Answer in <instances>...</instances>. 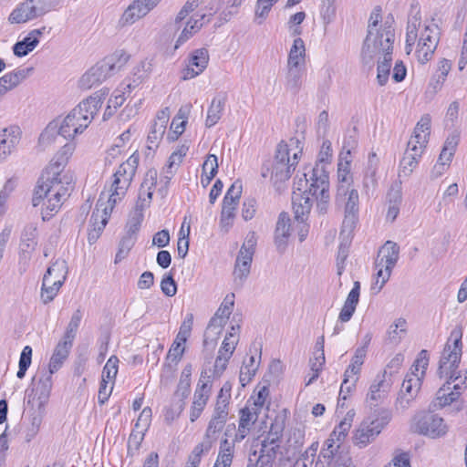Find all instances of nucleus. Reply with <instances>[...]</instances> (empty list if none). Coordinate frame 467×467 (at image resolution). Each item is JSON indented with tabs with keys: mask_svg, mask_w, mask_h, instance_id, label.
I'll return each instance as SVG.
<instances>
[{
	"mask_svg": "<svg viewBox=\"0 0 467 467\" xmlns=\"http://www.w3.org/2000/svg\"><path fill=\"white\" fill-rule=\"evenodd\" d=\"M431 123V116L423 115L416 124L413 135L408 142L415 143L418 147L425 149L430 137Z\"/></svg>",
	"mask_w": 467,
	"mask_h": 467,
	"instance_id": "nucleus-34",
	"label": "nucleus"
},
{
	"mask_svg": "<svg viewBox=\"0 0 467 467\" xmlns=\"http://www.w3.org/2000/svg\"><path fill=\"white\" fill-rule=\"evenodd\" d=\"M231 398V386L228 383H225L218 396L217 400L213 411V416L217 417V419L221 420H226L228 417V406H229V400Z\"/></svg>",
	"mask_w": 467,
	"mask_h": 467,
	"instance_id": "nucleus-40",
	"label": "nucleus"
},
{
	"mask_svg": "<svg viewBox=\"0 0 467 467\" xmlns=\"http://www.w3.org/2000/svg\"><path fill=\"white\" fill-rule=\"evenodd\" d=\"M205 15H202L199 19L191 17L187 21L183 30L176 40L175 48H178L180 46L184 44L190 37L193 36V34L202 28L203 25L202 21L205 18Z\"/></svg>",
	"mask_w": 467,
	"mask_h": 467,
	"instance_id": "nucleus-46",
	"label": "nucleus"
},
{
	"mask_svg": "<svg viewBox=\"0 0 467 467\" xmlns=\"http://www.w3.org/2000/svg\"><path fill=\"white\" fill-rule=\"evenodd\" d=\"M305 73V67H287V73L285 76L286 90L290 91L292 94H297L302 88Z\"/></svg>",
	"mask_w": 467,
	"mask_h": 467,
	"instance_id": "nucleus-39",
	"label": "nucleus"
},
{
	"mask_svg": "<svg viewBox=\"0 0 467 467\" xmlns=\"http://www.w3.org/2000/svg\"><path fill=\"white\" fill-rule=\"evenodd\" d=\"M32 68H16L12 72L5 74L0 78V92L7 91L17 87L27 78Z\"/></svg>",
	"mask_w": 467,
	"mask_h": 467,
	"instance_id": "nucleus-36",
	"label": "nucleus"
},
{
	"mask_svg": "<svg viewBox=\"0 0 467 467\" xmlns=\"http://www.w3.org/2000/svg\"><path fill=\"white\" fill-rule=\"evenodd\" d=\"M227 320L228 319L220 316L218 317L217 314H214V316L211 318L204 333V346H207L210 341L211 343H215L219 335L222 333Z\"/></svg>",
	"mask_w": 467,
	"mask_h": 467,
	"instance_id": "nucleus-42",
	"label": "nucleus"
},
{
	"mask_svg": "<svg viewBox=\"0 0 467 467\" xmlns=\"http://www.w3.org/2000/svg\"><path fill=\"white\" fill-rule=\"evenodd\" d=\"M211 376L202 371L197 389L193 396V403L206 406L211 392Z\"/></svg>",
	"mask_w": 467,
	"mask_h": 467,
	"instance_id": "nucleus-45",
	"label": "nucleus"
},
{
	"mask_svg": "<svg viewBox=\"0 0 467 467\" xmlns=\"http://www.w3.org/2000/svg\"><path fill=\"white\" fill-rule=\"evenodd\" d=\"M140 156L133 153L130 158L121 163L116 172L113 174V181L110 185V194L108 197L109 209L113 210L115 204L125 195L135 176Z\"/></svg>",
	"mask_w": 467,
	"mask_h": 467,
	"instance_id": "nucleus-8",
	"label": "nucleus"
},
{
	"mask_svg": "<svg viewBox=\"0 0 467 467\" xmlns=\"http://www.w3.org/2000/svg\"><path fill=\"white\" fill-rule=\"evenodd\" d=\"M278 441L265 438L261 442L259 454L257 453V463L260 467H272L276 458L277 450L280 447Z\"/></svg>",
	"mask_w": 467,
	"mask_h": 467,
	"instance_id": "nucleus-31",
	"label": "nucleus"
},
{
	"mask_svg": "<svg viewBox=\"0 0 467 467\" xmlns=\"http://www.w3.org/2000/svg\"><path fill=\"white\" fill-rule=\"evenodd\" d=\"M448 380L442 387L439 389L436 393V400L432 402L431 406L434 410L442 409L445 406L451 405L460 397L459 391H452L451 382Z\"/></svg>",
	"mask_w": 467,
	"mask_h": 467,
	"instance_id": "nucleus-38",
	"label": "nucleus"
},
{
	"mask_svg": "<svg viewBox=\"0 0 467 467\" xmlns=\"http://www.w3.org/2000/svg\"><path fill=\"white\" fill-rule=\"evenodd\" d=\"M31 362L32 348L30 346H26L20 354L18 371L16 373V377L18 379H23L25 377L26 370L31 365Z\"/></svg>",
	"mask_w": 467,
	"mask_h": 467,
	"instance_id": "nucleus-57",
	"label": "nucleus"
},
{
	"mask_svg": "<svg viewBox=\"0 0 467 467\" xmlns=\"http://www.w3.org/2000/svg\"><path fill=\"white\" fill-rule=\"evenodd\" d=\"M166 129L161 127V125H157L153 123L150 131L147 138V147L149 150H155L158 148L159 142L162 139Z\"/></svg>",
	"mask_w": 467,
	"mask_h": 467,
	"instance_id": "nucleus-60",
	"label": "nucleus"
},
{
	"mask_svg": "<svg viewBox=\"0 0 467 467\" xmlns=\"http://www.w3.org/2000/svg\"><path fill=\"white\" fill-rule=\"evenodd\" d=\"M380 20L381 7L375 6L368 19V34L363 44L365 57H371L378 44L384 47L385 50H389L394 41L393 30L390 26H387V22L383 27L378 28Z\"/></svg>",
	"mask_w": 467,
	"mask_h": 467,
	"instance_id": "nucleus-6",
	"label": "nucleus"
},
{
	"mask_svg": "<svg viewBox=\"0 0 467 467\" xmlns=\"http://www.w3.org/2000/svg\"><path fill=\"white\" fill-rule=\"evenodd\" d=\"M21 130L17 126H10L0 132V158L5 159L18 145Z\"/></svg>",
	"mask_w": 467,
	"mask_h": 467,
	"instance_id": "nucleus-25",
	"label": "nucleus"
},
{
	"mask_svg": "<svg viewBox=\"0 0 467 467\" xmlns=\"http://www.w3.org/2000/svg\"><path fill=\"white\" fill-rule=\"evenodd\" d=\"M313 187L311 186V181L310 177H308V173L304 171L302 176L296 177L292 195V206L296 221H301V223H303L307 219V216L312 208V199L310 196L314 197L317 202V212L321 214L327 213L330 202L329 189H327V203L325 210L323 211L318 206V203H320L319 190L314 192V191L310 190Z\"/></svg>",
	"mask_w": 467,
	"mask_h": 467,
	"instance_id": "nucleus-3",
	"label": "nucleus"
},
{
	"mask_svg": "<svg viewBox=\"0 0 467 467\" xmlns=\"http://www.w3.org/2000/svg\"><path fill=\"white\" fill-rule=\"evenodd\" d=\"M52 375L44 368L33 378L32 387L26 389L27 407H46L52 389Z\"/></svg>",
	"mask_w": 467,
	"mask_h": 467,
	"instance_id": "nucleus-16",
	"label": "nucleus"
},
{
	"mask_svg": "<svg viewBox=\"0 0 467 467\" xmlns=\"http://www.w3.org/2000/svg\"><path fill=\"white\" fill-rule=\"evenodd\" d=\"M234 454V442H230L227 439L222 440L213 467H231Z\"/></svg>",
	"mask_w": 467,
	"mask_h": 467,
	"instance_id": "nucleus-44",
	"label": "nucleus"
},
{
	"mask_svg": "<svg viewBox=\"0 0 467 467\" xmlns=\"http://www.w3.org/2000/svg\"><path fill=\"white\" fill-rule=\"evenodd\" d=\"M75 149L76 144L73 141L66 143L57 152L54 164L42 174L37 182L32 204L36 207L43 202V221L49 220L59 211L63 202L74 189L72 175H61L59 169L67 162Z\"/></svg>",
	"mask_w": 467,
	"mask_h": 467,
	"instance_id": "nucleus-1",
	"label": "nucleus"
},
{
	"mask_svg": "<svg viewBox=\"0 0 467 467\" xmlns=\"http://www.w3.org/2000/svg\"><path fill=\"white\" fill-rule=\"evenodd\" d=\"M406 320L399 318L394 325L390 326L388 332V340L393 345H398L406 335Z\"/></svg>",
	"mask_w": 467,
	"mask_h": 467,
	"instance_id": "nucleus-51",
	"label": "nucleus"
},
{
	"mask_svg": "<svg viewBox=\"0 0 467 467\" xmlns=\"http://www.w3.org/2000/svg\"><path fill=\"white\" fill-rule=\"evenodd\" d=\"M392 49H393L392 45L389 50H385L384 47L378 44V47L372 53L373 55L371 56V57L368 58V57H365L364 47H362V59L365 64H369L373 60L374 57H376L378 54H382V56H383L382 59L381 60L379 59V63H378L377 79L380 86L385 85L389 79V76L390 68H391V61H392V57H391Z\"/></svg>",
	"mask_w": 467,
	"mask_h": 467,
	"instance_id": "nucleus-20",
	"label": "nucleus"
},
{
	"mask_svg": "<svg viewBox=\"0 0 467 467\" xmlns=\"http://www.w3.org/2000/svg\"><path fill=\"white\" fill-rule=\"evenodd\" d=\"M351 428V418H344L334 431L330 433L329 438L325 441L324 446L335 447L333 449L336 452L346 451L343 448V441L348 436V431Z\"/></svg>",
	"mask_w": 467,
	"mask_h": 467,
	"instance_id": "nucleus-27",
	"label": "nucleus"
},
{
	"mask_svg": "<svg viewBox=\"0 0 467 467\" xmlns=\"http://www.w3.org/2000/svg\"><path fill=\"white\" fill-rule=\"evenodd\" d=\"M298 144L297 139H291L289 144L281 141L276 147L271 180L277 190H280L281 184L291 177L297 165L302 154V149H298Z\"/></svg>",
	"mask_w": 467,
	"mask_h": 467,
	"instance_id": "nucleus-4",
	"label": "nucleus"
},
{
	"mask_svg": "<svg viewBox=\"0 0 467 467\" xmlns=\"http://www.w3.org/2000/svg\"><path fill=\"white\" fill-rule=\"evenodd\" d=\"M366 355L367 353L364 348H358L350 364L345 370L344 377H357L360 371L361 366L364 363Z\"/></svg>",
	"mask_w": 467,
	"mask_h": 467,
	"instance_id": "nucleus-49",
	"label": "nucleus"
},
{
	"mask_svg": "<svg viewBox=\"0 0 467 467\" xmlns=\"http://www.w3.org/2000/svg\"><path fill=\"white\" fill-rule=\"evenodd\" d=\"M423 150L415 143L408 142L407 150L400 164V177H409L411 174L421 157Z\"/></svg>",
	"mask_w": 467,
	"mask_h": 467,
	"instance_id": "nucleus-24",
	"label": "nucleus"
},
{
	"mask_svg": "<svg viewBox=\"0 0 467 467\" xmlns=\"http://www.w3.org/2000/svg\"><path fill=\"white\" fill-rule=\"evenodd\" d=\"M391 414L381 411L375 419L364 420L353 431L352 442L354 446L363 449L372 443L384 428L389 423Z\"/></svg>",
	"mask_w": 467,
	"mask_h": 467,
	"instance_id": "nucleus-10",
	"label": "nucleus"
},
{
	"mask_svg": "<svg viewBox=\"0 0 467 467\" xmlns=\"http://www.w3.org/2000/svg\"><path fill=\"white\" fill-rule=\"evenodd\" d=\"M226 423V420H221L217 419V417L213 416L210 420L205 434L203 437L213 441V442L217 441L218 435L217 433L220 432L224 425Z\"/></svg>",
	"mask_w": 467,
	"mask_h": 467,
	"instance_id": "nucleus-56",
	"label": "nucleus"
},
{
	"mask_svg": "<svg viewBox=\"0 0 467 467\" xmlns=\"http://www.w3.org/2000/svg\"><path fill=\"white\" fill-rule=\"evenodd\" d=\"M459 143V135L456 133L451 134L445 140L441 152L440 154L438 162L434 165L432 175L437 178L443 174L448 169L450 162L454 156L456 148Z\"/></svg>",
	"mask_w": 467,
	"mask_h": 467,
	"instance_id": "nucleus-21",
	"label": "nucleus"
},
{
	"mask_svg": "<svg viewBox=\"0 0 467 467\" xmlns=\"http://www.w3.org/2000/svg\"><path fill=\"white\" fill-rule=\"evenodd\" d=\"M413 428L415 432L432 439L444 436L449 430L441 417L431 412L416 415Z\"/></svg>",
	"mask_w": 467,
	"mask_h": 467,
	"instance_id": "nucleus-19",
	"label": "nucleus"
},
{
	"mask_svg": "<svg viewBox=\"0 0 467 467\" xmlns=\"http://www.w3.org/2000/svg\"><path fill=\"white\" fill-rule=\"evenodd\" d=\"M82 317H83V311L80 308H78L73 313V315L70 318V321L67 327L63 339L69 340L70 342L73 343V341L76 337L78 327L80 325V322L82 320Z\"/></svg>",
	"mask_w": 467,
	"mask_h": 467,
	"instance_id": "nucleus-52",
	"label": "nucleus"
},
{
	"mask_svg": "<svg viewBox=\"0 0 467 467\" xmlns=\"http://www.w3.org/2000/svg\"><path fill=\"white\" fill-rule=\"evenodd\" d=\"M58 5V0H25L11 12V24H24L49 13Z\"/></svg>",
	"mask_w": 467,
	"mask_h": 467,
	"instance_id": "nucleus-12",
	"label": "nucleus"
},
{
	"mask_svg": "<svg viewBox=\"0 0 467 467\" xmlns=\"http://www.w3.org/2000/svg\"><path fill=\"white\" fill-rule=\"evenodd\" d=\"M237 343L238 336L236 334H226L218 353L226 356V358H231L235 350Z\"/></svg>",
	"mask_w": 467,
	"mask_h": 467,
	"instance_id": "nucleus-62",
	"label": "nucleus"
},
{
	"mask_svg": "<svg viewBox=\"0 0 467 467\" xmlns=\"http://www.w3.org/2000/svg\"><path fill=\"white\" fill-rule=\"evenodd\" d=\"M140 156L133 153L130 158L121 163L116 172L113 174V181L110 185V194L108 197L109 209L113 210L115 204L125 195L135 176Z\"/></svg>",
	"mask_w": 467,
	"mask_h": 467,
	"instance_id": "nucleus-9",
	"label": "nucleus"
},
{
	"mask_svg": "<svg viewBox=\"0 0 467 467\" xmlns=\"http://www.w3.org/2000/svg\"><path fill=\"white\" fill-rule=\"evenodd\" d=\"M209 54L206 48L196 49L190 59V66L185 69L183 79H191L201 74L207 67Z\"/></svg>",
	"mask_w": 467,
	"mask_h": 467,
	"instance_id": "nucleus-29",
	"label": "nucleus"
},
{
	"mask_svg": "<svg viewBox=\"0 0 467 467\" xmlns=\"http://www.w3.org/2000/svg\"><path fill=\"white\" fill-rule=\"evenodd\" d=\"M107 93L96 92L76 106L62 120L58 121V135L73 140L88 129L101 107Z\"/></svg>",
	"mask_w": 467,
	"mask_h": 467,
	"instance_id": "nucleus-2",
	"label": "nucleus"
},
{
	"mask_svg": "<svg viewBox=\"0 0 467 467\" xmlns=\"http://www.w3.org/2000/svg\"><path fill=\"white\" fill-rule=\"evenodd\" d=\"M147 15L146 8L140 5L137 0H133L121 15L119 20V26L124 27L133 25Z\"/></svg>",
	"mask_w": 467,
	"mask_h": 467,
	"instance_id": "nucleus-37",
	"label": "nucleus"
},
{
	"mask_svg": "<svg viewBox=\"0 0 467 467\" xmlns=\"http://www.w3.org/2000/svg\"><path fill=\"white\" fill-rule=\"evenodd\" d=\"M379 164V158L375 152H371L368 155V166L366 171V175L364 179V183L368 186V182L374 184L376 182L375 175L377 171V167Z\"/></svg>",
	"mask_w": 467,
	"mask_h": 467,
	"instance_id": "nucleus-63",
	"label": "nucleus"
},
{
	"mask_svg": "<svg viewBox=\"0 0 467 467\" xmlns=\"http://www.w3.org/2000/svg\"><path fill=\"white\" fill-rule=\"evenodd\" d=\"M144 214L140 213L131 212L126 224V233L136 236L139 232Z\"/></svg>",
	"mask_w": 467,
	"mask_h": 467,
	"instance_id": "nucleus-64",
	"label": "nucleus"
},
{
	"mask_svg": "<svg viewBox=\"0 0 467 467\" xmlns=\"http://www.w3.org/2000/svg\"><path fill=\"white\" fill-rule=\"evenodd\" d=\"M337 202L345 203V217L342 223L343 232H351L358 218V192L349 185L339 184L336 196Z\"/></svg>",
	"mask_w": 467,
	"mask_h": 467,
	"instance_id": "nucleus-14",
	"label": "nucleus"
},
{
	"mask_svg": "<svg viewBox=\"0 0 467 467\" xmlns=\"http://www.w3.org/2000/svg\"><path fill=\"white\" fill-rule=\"evenodd\" d=\"M462 337L461 327L451 330L439 362L438 374L440 378L445 377L450 380L459 379L460 377L456 376V370L462 357Z\"/></svg>",
	"mask_w": 467,
	"mask_h": 467,
	"instance_id": "nucleus-7",
	"label": "nucleus"
},
{
	"mask_svg": "<svg viewBox=\"0 0 467 467\" xmlns=\"http://www.w3.org/2000/svg\"><path fill=\"white\" fill-rule=\"evenodd\" d=\"M400 258V246L392 241H387L379 249L375 265L393 268Z\"/></svg>",
	"mask_w": 467,
	"mask_h": 467,
	"instance_id": "nucleus-30",
	"label": "nucleus"
},
{
	"mask_svg": "<svg viewBox=\"0 0 467 467\" xmlns=\"http://www.w3.org/2000/svg\"><path fill=\"white\" fill-rule=\"evenodd\" d=\"M260 411L257 410L256 408H252L246 404V406L240 410V420L239 424L241 428L247 427L251 429V427L257 420L258 415Z\"/></svg>",
	"mask_w": 467,
	"mask_h": 467,
	"instance_id": "nucleus-54",
	"label": "nucleus"
},
{
	"mask_svg": "<svg viewBox=\"0 0 467 467\" xmlns=\"http://www.w3.org/2000/svg\"><path fill=\"white\" fill-rule=\"evenodd\" d=\"M441 30L433 21L424 26L420 31L416 56L421 64L431 59L440 41Z\"/></svg>",
	"mask_w": 467,
	"mask_h": 467,
	"instance_id": "nucleus-17",
	"label": "nucleus"
},
{
	"mask_svg": "<svg viewBox=\"0 0 467 467\" xmlns=\"http://www.w3.org/2000/svg\"><path fill=\"white\" fill-rule=\"evenodd\" d=\"M72 346V342L63 338L57 343L50 358L47 372L54 374L62 367L69 355Z\"/></svg>",
	"mask_w": 467,
	"mask_h": 467,
	"instance_id": "nucleus-32",
	"label": "nucleus"
},
{
	"mask_svg": "<svg viewBox=\"0 0 467 467\" xmlns=\"http://www.w3.org/2000/svg\"><path fill=\"white\" fill-rule=\"evenodd\" d=\"M324 446L316 461L315 467H328L332 466L337 452L334 451L335 447Z\"/></svg>",
	"mask_w": 467,
	"mask_h": 467,
	"instance_id": "nucleus-58",
	"label": "nucleus"
},
{
	"mask_svg": "<svg viewBox=\"0 0 467 467\" xmlns=\"http://www.w3.org/2000/svg\"><path fill=\"white\" fill-rule=\"evenodd\" d=\"M135 242L136 236L126 233V234L121 238L119 242V250L115 256V264L119 263L120 261L127 257L130 251L134 246Z\"/></svg>",
	"mask_w": 467,
	"mask_h": 467,
	"instance_id": "nucleus-53",
	"label": "nucleus"
},
{
	"mask_svg": "<svg viewBox=\"0 0 467 467\" xmlns=\"http://www.w3.org/2000/svg\"><path fill=\"white\" fill-rule=\"evenodd\" d=\"M256 243L257 238L255 233L251 232L247 234L244 243L241 246L233 272L234 285L236 288L243 287L250 275Z\"/></svg>",
	"mask_w": 467,
	"mask_h": 467,
	"instance_id": "nucleus-13",
	"label": "nucleus"
},
{
	"mask_svg": "<svg viewBox=\"0 0 467 467\" xmlns=\"http://www.w3.org/2000/svg\"><path fill=\"white\" fill-rule=\"evenodd\" d=\"M46 29V26H42L41 28L31 30L23 40L14 45V54L18 57H22L33 51L39 44V37L45 33Z\"/></svg>",
	"mask_w": 467,
	"mask_h": 467,
	"instance_id": "nucleus-28",
	"label": "nucleus"
},
{
	"mask_svg": "<svg viewBox=\"0 0 467 467\" xmlns=\"http://www.w3.org/2000/svg\"><path fill=\"white\" fill-rule=\"evenodd\" d=\"M332 156L331 142L325 140L322 143L320 152L318 154L317 161L314 167H306L305 171L308 173L310 177L311 190L317 192L319 190L320 203L318 206L321 210H325V206L327 199V189H329L328 173L326 171V165Z\"/></svg>",
	"mask_w": 467,
	"mask_h": 467,
	"instance_id": "nucleus-5",
	"label": "nucleus"
},
{
	"mask_svg": "<svg viewBox=\"0 0 467 467\" xmlns=\"http://www.w3.org/2000/svg\"><path fill=\"white\" fill-rule=\"evenodd\" d=\"M225 99L221 97L213 99L211 105L208 109L205 124L208 128L214 126L221 119Z\"/></svg>",
	"mask_w": 467,
	"mask_h": 467,
	"instance_id": "nucleus-47",
	"label": "nucleus"
},
{
	"mask_svg": "<svg viewBox=\"0 0 467 467\" xmlns=\"http://www.w3.org/2000/svg\"><path fill=\"white\" fill-rule=\"evenodd\" d=\"M112 210L109 209V203H107V205L103 208V216L102 220H100L99 227H94L92 230L89 231L88 235V240L90 244H94L99 237L101 232L105 228L106 224L108 223V219L109 216V213Z\"/></svg>",
	"mask_w": 467,
	"mask_h": 467,
	"instance_id": "nucleus-59",
	"label": "nucleus"
},
{
	"mask_svg": "<svg viewBox=\"0 0 467 467\" xmlns=\"http://www.w3.org/2000/svg\"><path fill=\"white\" fill-rule=\"evenodd\" d=\"M214 444L215 442L203 437L202 441L193 448L189 456V462L192 467H198L201 462L202 456L207 454Z\"/></svg>",
	"mask_w": 467,
	"mask_h": 467,
	"instance_id": "nucleus-48",
	"label": "nucleus"
},
{
	"mask_svg": "<svg viewBox=\"0 0 467 467\" xmlns=\"http://www.w3.org/2000/svg\"><path fill=\"white\" fill-rule=\"evenodd\" d=\"M306 48L302 38L294 40L288 54L287 67H305Z\"/></svg>",
	"mask_w": 467,
	"mask_h": 467,
	"instance_id": "nucleus-43",
	"label": "nucleus"
},
{
	"mask_svg": "<svg viewBox=\"0 0 467 467\" xmlns=\"http://www.w3.org/2000/svg\"><path fill=\"white\" fill-rule=\"evenodd\" d=\"M290 217L286 213H281L275 231V244L279 253H284L286 249L288 238L290 236Z\"/></svg>",
	"mask_w": 467,
	"mask_h": 467,
	"instance_id": "nucleus-26",
	"label": "nucleus"
},
{
	"mask_svg": "<svg viewBox=\"0 0 467 467\" xmlns=\"http://www.w3.org/2000/svg\"><path fill=\"white\" fill-rule=\"evenodd\" d=\"M360 295V283L355 281L352 289L348 293V296L343 305V307L339 313L338 319L342 323L348 322L353 314L355 313L357 305L359 301Z\"/></svg>",
	"mask_w": 467,
	"mask_h": 467,
	"instance_id": "nucleus-33",
	"label": "nucleus"
},
{
	"mask_svg": "<svg viewBox=\"0 0 467 467\" xmlns=\"http://www.w3.org/2000/svg\"><path fill=\"white\" fill-rule=\"evenodd\" d=\"M37 245V226L35 223H28L25 226L21 234L20 261L26 265L31 258L32 253Z\"/></svg>",
	"mask_w": 467,
	"mask_h": 467,
	"instance_id": "nucleus-23",
	"label": "nucleus"
},
{
	"mask_svg": "<svg viewBox=\"0 0 467 467\" xmlns=\"http://www.w3.org/2000/svg\"><path fill=\"white\" fill-rule=\"evenodd\" d=\"M285 427V419L283 415H276L273 420L268 434L265 438L281 441Z\"/></svg>",
	"mask_w": 467,
	"mask_h": 467,
	"instance_id": "nucleus-55",
	"label": "nucleus"
},
{
	"mask_svg": "<svg viewBox=\"0 0 467 467\" xmlns=\"http://www.w3.org/2000/svg\"><path fill=\"white\" fill-rule=\"evenodd\" d=\"M119 358L116 356H111L105 364L102 370V379L114 383L115 378L119 370Z\"/></svg>",
	"mask_w": 467,
	"mask_h": 467,
	"instance_id": "nucleus-61",
	"label": "nucleus"
},
{
	"mask_svg": "<svg viewBox=\"0 0 467 467\" xmlns=\"http://www.w3.org/2000/svg\"><path fill=\"white\" fill-rule=\"evenodd\" d=\"M429 364V356L427 350H421L411 367V373L408 374L401 385V392L408 395L407 402L410 401L420 390L421 379Z\"/></svg>",
	"mask_w": 467,
	"mask_h": 467,
	"instance_id": "nucleus-18",
	"label": "nucleus"
},
{
	"mask_svg": "<svg viewBox=\"0 0 467 467\" xmlns=\"http://www.w3.org/2000/svg\"><path fill=\"white\" fill-rule=\"evenodd\" d=\"M388 373L384 370L381 374L377 375L374 382L369 387L367 395V401L370 406H377L388 395L391 388L390 379H387Z\"/></svg>",
	"mask_w": 467,
	"mask_h": 467,
	"instance_id": "nucleus-22",
	"label": "nucleus"
},
{
	"mask_svg": "<svg viewBox=\"0 0 467 467\" xmlns=\"http://www.w3.org/2000/svg\"><path fill=\"white\" fill-rule=\"evenodd\" d=\"M431 123V116L423 115L416 124L413 135L408 142L415 143L418 147L425 149L430 137Z\"/></svg>",
	"mask_w": 467,
	"mask_h": 467,
	"instance_id": "nucleus-35",
	"label": "nucleus"
},
{
	"mask_svg": "<svg viewBox=\"0 0 467 467\" xmlns=\"http://www.w3.org/2000/svg\"><path fill=\"white\" fill-rule=\"evenodd\" d=\"M126 62L115 56L107 57L88 69L79 79L78 85L83 89H90L105 81L119 71Z\"/></svg>",
	"mask_w": 467,
	"mask_h": 467,
	"instance_id": "nucleus-11",
	"label": "nucleus"
},
{
	"mask_svg": "<svg viewBox=\"0 0 467 467\" xmlns=\"http://www.w3.org/2000/svg\"><path fill=\"white\" fill-rule=\"evenodd\" d=\"M67 274L65 261H56L44 275L41 288V299L44 304L51 302L62 286Z\"/></svg>",
	"mask_w": 467,
	"mask_h": 467,
	"instance_id": "nucleus-15",
	"label": "nucleus"
},
{
	"mask_svg": "<svg viewBox=\"0 0 467 467\" xmlns=\"http://www.w3.org/2000/svg\"><path fill=\"white\" fill-rule=\"evenodd\" d=\"M58 135V122H50L39 137V145L44 149L57 141Z\"/></svg>",
	"mask_w": 467,
	"mask_h": 467,
	"instance_id": "nucleus-50",
	"label": "nucleus"
},
{
	"mask_svg": "<svg viewBox=\"0 0 467 467\" xmlns=\"http://www.w3.org/2000/svg\"><path fill=\"white\" fill-rule=\"evenodd\" d=\"M190 110V105L182 106L180 108L177 115L173 118L171 121V130L172 133L169 134V139H171V140H175L179 138V136H181L184 132Z\"/></svg>",
	"mask_w": 467,
	"mask_h": 467,
	"instance_id": "nucleus-41",
	"label": "nucleus"
}]
</instances>
